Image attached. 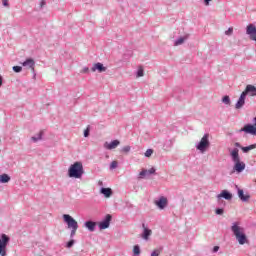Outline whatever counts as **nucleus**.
<instances>
[{"label": "nucleus", "instance_id": "1a4fd4ad", "mask_svg": "<svg viewBox=\"0 0 256 256\" xmlns=\"http://www.w3.org/2000/svg\"><path fill=\"white\" fill-rule=\"evenodd\" d=\"M22 66L31 69L32 73H34V79L37 77V74H35V60H33V58L26 59L24 62H22Z\"/></svg>", "mask_w": 256, "mask_h": 256}, {"label": "nucleus", "instance_id": "6e6552de", "mask_svg": "<svg viewBox=\"0 0 256 256\" xmlns=\"http://www.w3.org/2000/svg\"><path fill=\"white\" fill-rule=\"evenodd\" d=\"M111 219H113V216H111V214H107L103 219V221L99 223V229L100 230L109 229V225H111Z\"/></svg>", "mask_w": 256, "mask_h": 256}, {"label": "nucleus", "instance_id": "aec40b11", "mask_svg": "<svg viewBox=\"0 0 256 256\" xmlns=\"http://www.w3.org/2000/svg\"><path fill=\"white\" fill-rule=\"evenodd\" d=\"M187 39H189V34L176 39L174 42L175 47H179V45H183L185 41H187Z\"/></svg>", "mask_w": 256, "mask_h": 256}, {"label": "nucleus", "instance_id": "7c9ffc66", "mask_svg": "<svg viewBox=\"0 0 256 256\" xmlns=\"http://www.w3.org/2000/svg\"><path fill=\"white\" fill-rule=\"evenodd\" d=\"M155 171V168H150L149 170H147L146 177H149V175H155Z\"/></svg>", "mask_w": 256, "mask_h": 256}, {"label": "nucleus", "instance_id": "c756f323", "mask_svg": "<svg viewBox=\"0 0 256 256\" xmlns=\"http://www.w3.org/2000/svg\"><path fill=\"white\" fill-rule=\"evenodd\" d=\"M155 171V168H150L149 170H147L146 177H149V175H155Z\"/></svg>", "mask_w": 256, "mask_h": 256}, {"label": "nucleus", "instance_id": "f704fd0d", "mask_svg": "<svg viewBox=\"0 0 256 256\" xmlns=\"http://www.w3.org/2000/svg\"><path fill=\"white\" fill-rule=\"evenodd\" d=\"M216 215H223L225 213V210L223 208H217L215 210Z\"/></svg>", "mask_w": 256, "mask_h": 256}, {"label": "nucleus", "instance_id": "4be33fe9", "mask_svg": "<svg viewBox=\"0 0 256 256\" xmlns=\"http://www.w3.org/2000/svg\"><path fill=\"white\" fill-rule=\"evenodd\" d=\"M253 149H256V144H251L249 146H242L241 150L243 153H249V151H253Z\"/></svg>", "mask_w": 256, "mask_h": 256}, {"label": "nucleus", "instance_id": "0eeeda50", "mask_svg": "<svg viewBox=\"0 0 256 256\" xmlns=\"http://www.w3.org/2000/svg\"><path fill=\"white\" fill-rule=\"evenodd\" d=\"M236 189H237L238 197L240 201H242V203H247V201L251 199V195L248 194V192L245 193V191H243V189L239 188V186L237 185H236Z\"/></svg>", "mask_w": 256, "mask_h": 256}, {"label": "nucleus", "instance_id": "2eb2a0df", "mask_svg": "<svg viewBox=\"0 0 256 256\" xmlns=\"http://www.w3.org/2000/svg\"><path fill=\"white\" fill-rule=\"evenodd\" d=\"M217 199H225L226 201H231L233 199V194L227 190H222V192L217 195Z\"/></svg>", "mask_w": 256, "mask_h": 256}, {"label": "nucleus", "instance_id": "6ab92c4d", "mask_svg": "<svg viewBox=\"0 0 256 256\" xmlns=\"http://www.w3.org/2000/svg\"><path fill=\"white\" fill-rule=\"evenodd\" d=\"M100 193L106 197V199H109L111 195H113V190L111 188H101Z\"/></svg>", "mask_w": 256, "mask_h": 256}, {"label": "nucleus", "instance_id": "c9c22d12", "mask_svg": "<svg viewBox=\"0 0 256 256\" xmlns=\"http://www.w3.org/2000/svg\"><path fill=\"white\" fill-rule=\"evenodd\" d=\"M144 155H145V157H151L153 155V149L146 150Z\"/></svg>", "mask_w": 256, "mask_h": 256}, {"label": "nucleus", "instance_id": "79ce46f5", "mask_svg": "<svg viewBox=\"0 0 256 256\" xmlns=\"http://www.w3.org/2000/svg\"><path fill=\"white\" fill-rule=\"evenodd\" d=\"M80 73H89V67H84Z\"/></svg>", "mask_w": 256, "mask_h": 256}, {"label": "nucleus", "instance_id": "423d86ee", "mask_svg": "<svg viewBox=\"0 0 256 256\" xmlns=\"http://www.w3.org/2000/svg\"><path fill=\"white\" fill-rule=\"evenodd\" d=\"M63 219L64 223L68 225V229H79V223L71 215L64 214Z\"/></svg>", "mask_w": 256, "mask_h": 256}, {"label": "nucleus", "instance_id": "de8ad7c7", "mask_svg": "<svg viewBox=\"0 0 256 256\" xmlns=\"http://www.w3.org/2000/svg\"><path fill=\"white\" fill-rule=\"evenodd\" d=\"M3 85V76L0 75V87Z\"/></svg>", "mask_w": 256, "mask_h": 256}, {"label": "nucleus", "instance_id": "bb28decb", "mask_svg": "<svg viewBox=\"0 0 256 256\" xmlns=\"http://www.w3.org/2000/svg\"><path fill=\"white\" fill-rule=\"evenodd\" d=\"M145 177H147V169H143L139 175H138V179H145Z\"/></svg>", "mask_w": 256, "mask_h": 256}, {"label": "nucleus", "instance_id": "37998d69", "mask_svg": "<svg viewBox=\"0 0 256 256\" xmlns=\"http://www.w3.org/2000/svg\"><path fill=\"white\" fill-rule=\"evenodd\" d=\"M219 246H214L212 249V253H217V251H219Z\"/></svg>", "mask_w": 256, "mask_h": 256}, {"label": "nucleus", "instance_id": "2f4dec72", "mask_svg": "<svg viewBox=\"0 0 256 256\" xmlns=\"http://www.w3.org/2000/svg\"><path fill=\"white\" fill-rule=\"evenodd\" d=\"M122 153H129L131 151V146H124L121 149Z\"/></svg>", "mask_w": 256, "mask_h": 256}, {"label": "nucleus", "instance_id": "58836bf2", "mask_svg": "<svg viewBox=\"0 0 256 256\" xmlns=\"http://www.w3.org/2000/svg\"><path fill=\"white\" fill-rule=\"evenodd\" d=\"M45 5H47V1L46 0H40V9H43V7H45Z\"/></svg>", "mask_w": 256, "mask_h": 256}, {"label": "nucleus", "instance_id": "cd10ccee", "mask_svg": "<svg viewBox=\"0 0 256 256\" xmlns=\"http://www.w3.org/2000/svg\"><path fill=\"white\" fill-rule=\"evenodd\" d=\"M12 70L14 71V73H21L23 71V67H21V66H13Z\"/></svg>", "mask_w": 256, "mask_h": 256}, {"label": "nucleus", "instance_id": "72a5a7b5", "mask_svg": "<svg viewBox=\"0 0 256 256\" xmlns=\"http://www.w3.org/2000/svg\"><path fill=\"white\" fill-rule=\"evenodd\" d=\"M143 75H145V72L143 71L142 68L138 69L136 77H143Z\"/></svg>", "mask_w": 256, "mask_h": 256}, {"label": "nucleus", "instance_id": "393cba45", "mask_svg": "<svg viewBox=\"0 0 256 256\" xmlns=\"http://www.w3.org/2000/svg\"><path fill=\"white\" fill-rule=\"evenodd\" d=\"M133 253H134V256H139L141 255V248L139 247V245H135L134 248H133Z\"/></svg>", "mask_w": 256, "mask_h": 256}, {"label": "nucleus", "instance_id": "a19ab883", "mask_svg": "<svg viewBox=\"0 0 256 256\" xmlns=\"http://www.w3.org/2000/svg\"><path fill=\"white\" fill-rule=\"evenodd\" d=\"M161 253V251L159 250H154L150 256H159V254Z\"/></svg>", "mask_w": 256, "mask_h": 256}, {"label": "nucleus", "instance_id": "9d476101", "mask_svg": "<svg viewBox=\"0 0 256 256\" xmlns=\"http://www.w3.org/2000/svg\"><path fill=\"white\" fill-rule=\"evenodd\" d=\"M248 133L249 135H256V127L253 124H246L238 133Z\"/></svg>", "mask_w": 256, "mask_h": 256}, {"label": "nucleus", "instance_id": "c03bdc74", "mask_svg": "<svg viewBox=\"0 0 256 256\" xmlns=\"http://www.w3.org/2000/svg\"><path fill=\"white\" fill-rule=\"evenodd\" d=\"M3 6H4V7H9V2H8V0H3Z\"/></svg>", "mask_w": 256, "mask_h": 256}, {"label": "nucleus", "instance_id": "20e7f679", "mask_svg": "<svg viewBox=\"0 0 256 256\" xmlns=\"http://www.w3.org/2000/svg\"><path fill=\"white\" fill-rule=\"evenodd\" d=\"M197 151L200 153H205L209 147H211V142L209 141V133L203 135L201 140L195 145Z\"/></svg>", "mask_w": 256, "mask_h": 256}, {"label": "nucleus", "instance_id": "f8f14e48", "mask_svg": "<svg viewBox=\"0 0 256 256\" xmlns=\"http://www.w3.org/2000/svg\"><path fill=\"white\" fill-rule=\"evenodd\" d=\"M121 145V141L119 140H113L111 142H105L104 143V149H107L108 151H113V149H117Z\"/></svg>", "mask_w": 256, "mask_h": 256}, {"label": "nucleus", "instance_id": "c85d7f7f", "mask_svg": "<svg viewBox=\"0 0 256 256\" xmlns=\"http://www.w3.org/2000/svg\"><path fill=\"white\" fill-rule=\"evenodd\" d=\"M74 245H75V240L71 238V240L67 242L66 247L67 249H71V247H73Z\"/></svg>", "mask_w": 256, "mask_h": 256}, {"label": "nucleus", "instance_id": "7ed1b4c3", "mask_svg": "<svg viewBox=\"0 0 256 256\" xmlns=\"http://www.w3.org/2000/svg\"><path fill=\"white\" fill-rule=\"evenodd\" d=\"M230 157L234 164V171L237 173H243L245 171V162H241V157H239V149L234 148L230 151Z\"/></svg>", "mask_w": 256, "mask_h": 256}, {"label": "nucleus", "instance_id": "473e14b6", "mask_svg": "<svg viewBox=\"0 0 256 256\" xmlns=\"http://www.w3.org/2000/svg\"><path fill=\"white\" fill-rule=\"evenodd\" d=\"M77 229L78 228H71L70 239H73V237H75V234L77 233Z\"/></svg>", "mask_w": 256, "mask_h": 256}, {"label": "nucleus", "instance_id": "e433bc0d", "mask_svg": "<svg viewBox=\"0 0 256 256\" xmlns=\"http://www.w3.org/2000/svg\"><path fill=\"white\" fill-rule=\"evenodd\" d=\"M117 161H112L111 164H110V169L113 170V169H117Z\"/></svg>", "mask_w": 256, "mask_h": 256}, {"label": "nucleus", "instance_id": "f03ea898", "mask_svg": "<svg viewBox=\"0 0 256 256\" xmlns=\"http://www.w3.org/2000/svg\"><path fill=\"white\" fill-rule=\"evenodd\" d=\"M84 173L85 170L83 169L82 162H75L74 164L70 165L68 169V177L71 179H81Z\"/></svg>", "mask_w": 256, "mask_h": 256}, {"label": "nucleus", "instance_id": "9b49d317", "mask_svg": "<svg viewBox=\"0 0 256 256\" xmlns=\"http://www.w3.org/2000/svg\"><path fill=\"white\" fill-rule=\"evenodd\" d=\"M168 203H169V201L167 200V197L162 196L154 202V205H156V207H158V209L163 210V209H165V207H167Z\"/></svg>", "mask_w": 256, "mask_h": 256}, {"label": "nucleus", "instance_id": "f3484780", "mask_svg": "<svg viewBox=\"0 0 256 256\" xmlns=\"http://www.w3.org/2000/svg\"><path fill=\"white\" fill-rule=\"evenodd\" d=\"M84 227H86V229H88V231H90L91 233H93V231H95V227H97V222H93L91 220L86 221L84 223Z\"/></svg>", "mask_w": 256, "mask_h": 256}, {"label": "nucleus", "instance_id": "dca6fc26", "mask_svg": "<svg viewBox=\"0 0 256 256\" xmlns=\"http://www.w3.org/2000/svg\"><path fill=\"white\" fill-rule=\"evenodd\" d=\"M246 98H247V96L242 92L238 101L235 104V109H243V107L245 106Z\"/></svg>", "mask_w": 256, "mask_h": 256}, {"label": "nucleus", "instance_id": "a211bd4d", "mask_svg": "<svg viewBox=\"0 0 256 256\" xmlns=\"http://www.w3.org/2000/svg\"><path fill=\"white\" fill-rule=\"evenodd\" d=\"M143 227V234H142V238L145 239V241L149 240V237H151V233H153V231H151V229L145 227V224H142Z\"/></svg>", "mask_w": 256, "mask_h": 256}, {"label": "nucleus", "instance_id": "ddd939ff", "mask_svg": "<svg viewBox=\"0 0 256 256\" xmlns=\"http://www.w3.org/2000/svg\"><path fill=\"white\" fill-rule=\"evenodd\" d=\"M91 71L93 73H95V71H98V73H105V71H107V67H105L101 62H97L93 65Z\"/></svg>", "mask_w": 256, "mask_h": 256}, {"label": "nucleus", "instance_id": "4468645a", "mask_svg": "<svg viewBox=\"0 0 256 256\" xmlns=\"http://www.w3.org/2000/svg\"><path fill=\"white\" fill-rule=\"evenodd\" d=\"M243 93L246 96L250 95V97H256V87L254 85L248 84Z\"/></svg>", "mask_w": 256, "mask_h": 256}, {"label": "nucleus", "instance_id": "5701e85b", "mask_svg": "<svg viewBox=\"0 0 256 256\" xmlns=\"http://www.w3.org/2000/svg\"><path fill=\"white\" fill-rule=\"evenodd\" d=\"M11 181V176L9 174L0 175V183H9Z\"/></svg>", "mask_w": 256, "mask_h": 256}, {"label": "nucleus", "instance_id": "a18cd8bd", "mask_svg": "<svg viewBox=\"0 0 256 256\" xmlns=\"http://www.w3.org/2000/svg\"><path fill=\"white\" fill-rule=\"evenodd\" d=\"M234 145H235V147H239V149H241V147H243V146H241V143H239V142H236Z\"/></svg>", "mask_w": 256, "mask_h": 256}, {"label": "nucleus", "instance_id": "39448f33", "mask_svg": "<svg viewBox=\"0 0 256 256\" xmlns=\"http://www.w3.org/2000/svg\"><path fill=\"white\" fill-rule=\"evenodd\" d=\"M11 238L7 234L0 235V256H7V246Z\"/></svg>", "mask_w": 256, "mask_h": 256}, {"label": "nucleus", "instance_id": "a878e982", "mask_svg": "<svg viewBox=\"0 0 256 256\" xmlns=\"http://www.w3.org/2000/svg\"><path fill=\"white\" fill-rule=\"evenodd\" d=\"M222 103H224V105H231V98L229 96H224L222 98Z\"/></svg>", "mask_w": 256, "mask_h": 256}, {"label": "nucleus", "instance_id": "f257e3e1", "mask_svg": "<svg viewBox=\"0 0 256 256\" xmlns=\"http://www.w3.org/2000/svg\"><path fill=\"white\" fill-rule=\"evenodd\" d=\"M231 231L236 237L239 245H245V243H249V239H247V234H245V229L241 227L240 222H233L231 226Z\"/></svg>", "mask_w": 256, "mask_h": 256}, {"label": "nucleus", "instance_id": "49530a36", "mask_svg": "<svg viewBox=\"0 0 256 256\" xmlns=\"http://www.w3.org/2000/svg\"><path fill=\"white\" fill-rule=\"evenodd\" d=\"M209 3H211V0H204V4H205L206 6H208Z\"/></svg>", "mask_w": 256, "mask_h": 256}, {"label": "nucleus", "instance_id": "412c9836", "mask_svg": "<svg viewBox=\"0 0 256 256\" xmlns=\"http://www.w3.org/2000/svg\"><path fill=\"white\" fill-rule=\"evenodd\" d=\"M42 139H43V131H40L38 134H36V136L31 137V141H33V143H37L38 141H41Z\"/></svg>", "mask_w": 256, "mask_h": 256}, {"label": "nucleus", "instance_id": "4c0bfd02", "mask_svg": "<svg viewBox=\"0 0 256 256\" xmlns=\"http://www.w3.org/2000/svg\"><path fill=\"white\" fill-rule=\"evenodd\" d=\"M225 35H233V28H228V30L225 31Z\"/></svg>", "mask_w": 256, "mask_h": 256}, {"label": "nucleus", "instance_id": "b1692460", "mask_svg": "<svg viewBox=\"0 0 256 256\" xmlns=\"http://www.w3.org/2000/svg\"><path fill=\"white\" fill-rule=\"evenodd\" d=\"M163 147H164V151H170L171 147H173V140L171 139L166 140Z\"/></svg>", "mask_w": 256, "mask_h": 256}, {"label": "nucleus", "instance_id": "ea45409f", "mask_svg": "<svg viewBox=\"0 0 256 256\" xmlns=\"http://www.w3.org/2000/svg\"><path fill=\"white\" fill-rule=\"evenodd\" d=\"M90 129L89 126L84 130V137H89V133H90Z\"/></svg>", "mask_w": 256, "mask_h": 256}]
</instances>
